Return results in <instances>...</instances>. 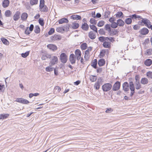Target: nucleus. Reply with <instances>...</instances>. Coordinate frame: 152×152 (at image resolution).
Returning <instances> with one entry per match:
<instances>
[{
  "label": "nucleus",
  "mask_w": 152,
  "mask_h": 152,
  "mask_svg": "<svg viewBox=\"0 0 152 152\" xmlns=\"http://www.w3.org/2000/svg\"><path fill=\"white\" fill-rule=\"evenodd\" d=\"M15 101L25 104H28L30 103L28 100L22 98H17Z\"/></svg>",
  "instance_id": "nucleus-5"
},
{
  "label": "nucleus",
  "mask_w": 152,
  "mask_h": 152,
  "mask_svg": "<svg viewBox=\"0 0 152 152\" xmlns=\"http://www.w3.org/2000/svg\"><path fill=\"white\" fill-rule=\"evenodd\" d=\"M79 26V24L77 23H73L72 25V28L73 29H76L78 28Z\"/></svg>",
  "instance_id": "nucleus-32"
},
{
  "label": "nucleus",
  "mask_w": 152,
  "mask_h": 152,
  "mask_svg": "<svg viewBox=\"0 0 152 152\" xmlns=\"http://www.w3.org/2000/svg\"><path fill=\"white\" fill-rule=\"evenodd\" d=\"M71 18L74 20H80L81 19V17L80 16L77 15H73L71 16Z\"/></svg>",
  "instance_id": "nucleus-25"
},
{
  "label": "nucleus",
  "mask_w": 152,
  "mask_h": 152,
  "mask_svg": "<svg viewBox=\"0 0 152 152\" xmlns=\"http://www.w3.org/2000/svg\"><path fill=\"white\" fill-rule=\"evenodd\" d=\"M96 34L97 33L95 32L91 31L88 33V37L92 39H94L96 37Z\"/></svg>",
  "instance_id": "nucleus-9"
},
{
  "label": "nucleus",
  "mask_w": 152,
  "mask_h": 152,
  "mask_svg": "<svg viewBox=\"0 0 152 152\" xmlns=\"http://www.w3.org/2000/svg\"><path fill=\"white\" fill-rule=\"evenodd\" d=\"M141 20L138 22V23L140 25L143 26L145 25L147 27H148V25L151 23L150 21L148 19L146 18H143L142 17V18H140Z\"/></svg>",
  "instance_id": "nucleus-2"
},
{
  "label": "nucleus",
  "mask_w": 152,
  "mask_h": 152,
  "mask_svg": "<svg viewBox=\"0 0 152 152\" xmlns=\"http://www.w3.org/2000/svg\"><path fill=\"white\" fill-rule=\"evenodd\" d=\"M10 2L8 0H4L2 3V6L3 7L5 8L8 6Z\"/></svg>",
  "instance_id": "nucleus-21"
},
{
  "label": "nucleus",
  "mask_w": 152,
  "mask_h": 152,
  "mask_svg": "<svg viewBox=\"0 0 152 152\" xmlns=\"http://www.w3.org/2000/svg\"><path fill=\"white\" fill-rule=\"evenodd\" d=\"M99 34L102 35H104L105 34V32L103 29H100L98 31Z\"/></svg>",
  "instance_id": "nucleus-56"
},
{
  "label": "nucleus",
  "mask_w": 152,
  "mask_h": 152,
  "mask_svg": "<svg viewBox=\"0 0 152 152\" xmlns=\"http://www.w3.org/2000/svg\"><path fill=\"white\" fill-rule=\"evenodd\" d=\"M97 60L96 59H94L91 63V66L94 68H97Z\"/></svg>",
  "instance_id": "nucleus-28"
},
{
  "label": "nucleus",
  "mask_w": 152,
  "mask_h": 152,
  "mask_svg": "<svg viewBox=\"0 0 152 152\" xmlns=\"http://www.w3.org/2000/svg\"><path fill=\"white\" fill-rule=\"evenodd\" d=\"M112 85L110 83L104 84L102 87V88L104 91L107 92L110 91L112 88Z\"/></svg>",
  "instance_id": "nucleus-3"
},
{
  "label": "nucleus",
  "mask_w": 152,
  "mask_h": 152,
  "mask_svg": "<svg viewBox=\"0 0 152 152\" xmlns=\"http://www.w3.org/2000/svg\"><path fill=\"white\" fill-rule=\"evenodd\" d=\"M106 50H102L101 51L99 55V57L100 58H102L105 55V54L106 53Z\"/></svg>",
  "instance_id": "nucleus-42"
},
{
  "label": "nucleus",
  "mask_w": 152,
  "mask_h": 152,
  "mask_svg": "<svg viewBox=\"0 0 152 152\" xmlns=\"http://www.w3.org/2000/svg\"><path fill=\"white\" fill-rule=\"evenodd\" d=\"M69 22L68 20L66 18H63L58 20L59 24H61L64 23H67Z\"/></svg>",
  "instance_id": "nucleus-19"
},
{
  "label": "nucleus",
  "mask_w": 152,
  "mask_h": 152,
  "mask_svg": "<svg viewBox=\"0 0 152 152\" xmlns=\"http://www.w3.org/2000/svg\"><path fill=\"white\" fill-rule=\"evenodd\" d=\"M89 78L91 81L92 82L96 81L97 79L96 76L94 75L90 76Z\"/></svg>",
  "instance_id": "nucleus-38"
},
{
  "label": "nucleus",
  "mask_w": 152,
  "mask_h": 152,
  "mask_svg": "<svg viewBox=\"0 0 152 152\" xmlns=\"http://www.w3.org/2000/svg\"><path fill=\"white\" fill-rule=\"evenodd\" d=\"M39 10L41 12H47L48 11V8L46 5L44 6V7L39 9Z\"/></svg>",
  "instance_id": "nucleus-36"
},
{
  "label": "nucleus",
  "mask_w": 152,
  "mask_h": 152,
  "mask_svg": "<svg viewBox=\"0 0 152 152\" xmlns=\"http://www.w3.org/2000/svg\"><path fill=\"white\" fill-rule=\"evenodd\" d=\"M28 17V14L24 12L22 13L21 16V19L23 20H26Z\"/></svg>",
  "instance_id": "nucleus-27"
},
{
  "label": "nucleus",
  "mask_w": 152,
  "mask_h": 152,
  "mask_svg": "<svg viewBox=\"0 0 152 152\" xmlns=\"http://www.w3.org/2000/svg\"><path fill=\"white\" fill-rule=\"evenodd\" d=\"M135 81L134 82H140V77L138 75H136L135 77Z\"/></svg>",
  "instance_id": "nucleus-57"
},
{
  "label": "nucleus",
  "mask_w": 152,
  "mask_h": 152,
  "mask_svg": "<svg viewBox=\"0 0 152 152\" xmlns=\"http://www.w3.org/2000/svg\"><path fill=\"white\" fill-rule=\"evenodd\" d=\"M50 60V64L51 65H54L57 64L58 62V58L56 56H51Z\"/></svg>",
  "instance_id": "nucleus-4"
},
{
  "label": "nucleus",
  "mask_w": 152,
  "mask_h": 152,
  "mask_svg": "<svg viewBox=\"0 0 152 152\" xmlns=\"http://www.w3.org/2000/svg\"><path fill=\"white\" fill-rule=\"evenodd\" d=\"M104 24V22L103 20L100 21L98 23L97 26L99 27L103 26Z\"/></svg>",
  "instance_id": "nucleus-50"
},
{
  "label": "nucleus",
  "mask_w": 152,
  "mask_h": 152,
  "mask_svg": "<svg viewBox=\"0 0 152 152\" xmlns=\"http://www.w3.org/2000/svg\"><path fill=\"white\" fill-rule=\"evenodd\" d=\"M129 17L130 18L132 19H136L137 18H138V20H140V18H142V17L137 15L135 14L132 15H130Z\"/></svg>",
  "instance_id": "nucleus-14"
},
{
  "label": "nucleus",
  "mask_w": 152,
  "mask_h": 152,
  "mask_svg": "<svg viewBox=\"0 0 152 152\" xmlns=\"http://www.w3.org/2000/svg\"><path fill=\"white\" fill-rule=\"evenodd\" d=\"M55 32V29L54 28H51L48 32V34L49 35H51Z\"/></svg>",
  "instance_id": "nucleus-51"
},
{
  "label": "nucleus",
  "mask_w": 152,
  "mask_h": 152,
  "mask_svg": "<svg viewBox=\"0 0 152 152\" xmlns=\"http://www.w3.org/2000/svg\"><path fill=\"white\" fill-rule=\"evenodd\" d=\"M109 33L110 34V35L112 36L117 34L118 31L116 29H113L112 30L111 29L110 31L109 32Z\"/></svg>",
  "instance_id": "nucleus-26"
},
{
  "label": "nucleus",
  "mask_w": 152,
  "mask_h": 152,
  "mask_svg": "<svg viewBox=\"0 0 152 152\" xmlns=\"http://www.w3.org/2000/svg\"><path fill=\"white\" fill-rule=\"evenodd\" d=\"M124 21L126 23L129 25L132 23V19L130 18L125 19Z\"/></svg>",
  "instance_id": "nucleus-31"
},
{
  "label": "nucleus",
  "mask_w": 152,
  "mask_h": 152,
  "mask_svg": "<svg viewBox=\"0 0 152 152\" xmlns=\"http://www.w3.org/2000/svg\"><path fill=\"white\" fill-rule=\"evenodd\" d=\"M146 75L148 78L152 79V72L149 71L147 72Z\"/></svg>",
  "instance_id": "nucleus-45"
},
{
  "label": "nucleus",
  "mask_w": 152,
  "mask_h": 152,
  "mask_svg": "<svg viewBox=\"0 0 152 152\" xmlns=\"http://www.w3.org/2000/svg\"><path fill=\"white\" fill-rule=\"evenodd\" d=\"M47 47L49 49L54 51L57 50V48L56 46L52 45L49 44L47 45Z\"/></svg>",
  "instance_id": "nucleus-16"
},
{
  "label": "nucleus",
  "mask_w": 152,
  "mask_h": 152,
  "mask_svg": "<svg viewBox=\"0 0 152 152\" xmlns=\"http://www.w3.org/2000/svg\"><path fill=\"white\" fill-rule=\"evenodd\" d=\"M81 28L83 30L87 31L88 29L89 26L86 23H85L82 24Z\"/></svg>",
  "instance_id": "nucleus-20"
},
{
  "label": "nucleus",
  "mask_w": 152,
  "mask_h": 152,
  "mask_svg": "<svg viewBox=\"0 0 152 152\" xmlns=\"http://www.w3.org/2000/svg\"><path fill=\"white\" fill-rule=\"evenodd\" d=\"M34 32L36 34H38L40 32V30L39 26H36L35 27Z\"/></svg>",
  "instance_id": "nucleus-37"
},
{
  "label": "nucleus",
  "mask_w": 152,
  "mask_h": 152,
  "mask_svg": "<svg viewBox=\"0 0 152 152\" xmlns=\"http://www.w3.org/2000/svg\"><path fill=\"white\" fill-rule=\"evenodd\" d=\"M120 82L117 81L113 85L112 89L114 91H117L120 88Z\"/></svg>",
  "instance_id": "nucleus-7"
},
{
  "label": "nucleus",
  "mask_w": 152,
  "mask_h": 152,
  "mask_svg": "<svg viewBox=\"0 0 152 152\" xmlns=\"http://www.w3.org/2000/svg\"><path fill=\"white\" fill-rule=\"evenodd\" d=\"M1 40L2 42L5 45H7L9 43L8 40L5 38H2L1 39Z\"/></svg>",
  "instance_id": "nucleus-43"
},
{
  "label": "nucleus",
  "mask_w": 152,
  "mask_h": 152,
  "mask_svg": "<svg viewBox=\"0 0 152 152\" xmlns=\"http://www.w3.org/2000/svg\"><path fill=\"white\" fill-rule=\"evenodd\" d=\"M105 61L104 59L101 58L98 61V64L99 66H103L105 64Z\"/></svg>",
  "instance_id": "nucleus-18"
},
{
  "label": "nucleus",
  "mask_w": 152,
  "mask_h": 152,
  "mask_svg": "<svg viewBox=\"0 0 152 152\" xmlns=\"http://www.w3.org/2000/svg\"><path fill=\"white\" fill-rule=\"evenodd\" d=\"M61 39V37L59 35L55 34L53 36L51 37V40L53 41L59 40Z\"/></svg>",
  "instance_id": "nucleus-8"
},
{
  "label": "nucleus",
  "mask_w": 152,
  "mask_h": 152,
  "mask_svg": "<svg viewBox=\"0 0 152 152\" xmlns=\"http://www.w3.org/2000/svg\"><path fill=\"white\" fill-rule=\"evenodd\" d=\"M20 12L19 11L16 12L13 16V19L15 21L18 20L20 18Z\"/></svg>",
  "instance_id": "nucleus-13"
},
{
  "label": "nucleus",
  "mask_w": 152,
  "mask_h": 152,
  "mask_svg": "<svg viewBox=\"0 0 152 152\" xmlns=\"http://www.w3.org/2000/svg\"><path fill=\"white\" fill-rule=\"evenodd\" d=\"M54 90H57L58 92H59L61 90V88L59 86H56L54 88Z\"/></svg>",
  "instance_id": "nucleus-64"
},
{
  "label": "nucleus",
  "mask_w": 152,
  "mask_h": 152,
  "mask_svg": "<svg viewBox=\"0 0 152 152\" xmlns=\"http://www.w3.org/2000/svg\"><path fill=\"white\" fill-rule=\"evenodd\" d=\"M53 69H54L53 67H52L51 66L47 67L46 68V71L48 72L53 71Z\"/></svg>",
  "instance_id": "nucleus-48"
},
{
  "label": "nucleus",
  "mask_w": 152,
  "mask_h": 152,
  "mask_svg": "<svg viewBox=\"0 0 152 152\" xmlns=\"http://www.w3.org/2000/svg\"><path fill=\"white\" fill-rule=\"evenodd\" d=\"M39 24L42 26H43L44 25V20L42 18H39Z\"/></svg>",
  "instance_id": "nucleus-49"
},
{
  "label": "nucleus",
  "mask_w": 152,
  "mask_h": 152,
  "mask_svg": "<svg viewBox=\"0 0 152 152\" xmlns=\"http://www.w3.org/2000/svg\"><path fill=\"white\" fill-rule=\"evenodd\" d=\"M90 27L91 29L94 31L95 33H98L97 29L95 26L94 25H90Z\"/></svg>",
  "instance_id": "nucleus-35"
},
{
  "label": "nucleus",
  "mask_w": 152,
  "mask_h": 152,
  "mask_svg": "<svg viewBox=\"0 0 152 152\" xmlns=\"http://www.w3.org/2000/svg\"><path fill=\"white\" fill-rule=\"evenodd\" d=\"M123 89L125 93H129V88L131 92L130 96L131 97H132L134 95L135 92V87L134 85V83L132 82H130L129 84L127 82H125L123 84Z\"/></svg>",
  "instance_id": "nucleus-1"
},
{
  "label": "nucleus",
  "mask_w": 152,
  "mask_h": 152,
  "mask_svg": "<svg viewBox=\"0 0 152 152\" xmlns=\"http://www.w3.org/2000/svg\"><path fill=\"white\" fill-rule=\"evenodd\" d=\"M152 51V50L150 49H147L146 50V53L147 54H148V55H150L151 54V52Z\"/></svg>",
  "instance_id": "nucleus-62"
},
{
  "label": "nucleus",
  "mask_w": 152,
  "mask_h": 152,
  "mask_svg": "<svg viewBox=\"0 0 152 152\" xmlns=\"http://www.w3.org/2000/svg\"><path fill=\"white\" fill-rule=\"evenodd\" d=\"M139 32L142 35H145L148 33L149 30L147 28H144L139 31Z\"/></svg>",
  "instance_id": "nucleus-10"
},
{
  "label": "nucleus",
  "mask_w": 152,
  "mask_h": 152,
  "mask_svg": "<svg viewBox=\"0 0 152 152\" xmlns=\"http://www.w3.org/2000/svg\"><path fill=\"white\" fill-rule=\"evenodd\" d=\"M110 12L109 11L105 12L104 16L105 18H107L108 17L109 15H110Z\"/></svg>",
  "instance_id": "nucleus-55"
},
{
  "label": "nucleus",
  "mask_w": 152,
  "mask_h": 152,
  "mask_svg": "<svg viewBox=\"0 0 152 152\" xmlns=\"http://www.w3.org/2000/svg\"><path fill=\"white\" fill-rule=\"evenodd\" d=\"M45 1L44 0H40V4L39 6V9L41 8H42L44 7L45 5Z\"/></svg>",
  "instance_id": "nucleus-41"
},
{
  "label": "nucleus",
  "mask_w": 152,
  "mask_h": 152,
  "mask_svg": "<svg viewBox=\"0 0 152 152\" xmlns=\"http://www.w3.org/2000/svg\"><path fill=\"white\" fill-rule=\"evenodd\" d=\"M75 54L77 60H79L81 58V53L79 49H77L75 51Z\"/></svg>",
  "instance_id": "nucleus-12"
},
{
  "label": "nucleus",
  "mask_w": 152,
  "mask_h": 152,
  "mask_svg": "<svg viewBox=\"0 0 152 152\" xmlns=\"http://www.w3.org/2000/svg\"><path fill=\"white\" fill-rule=\"evenodd\" d=\"M113 111V109L111 108H107L105 111L106 113H110L112 112Z\"/></svg>",
  "instance_id": "nucleus-59"
},
{
  "label": "nucleus",
  "mask_w": 152,
  "mask_h": 152,
  "mask_svg": "<svg viewBox=\"0 0 152 152\" xmlns=\"http://www.w3.org/2000/svg\"><path fill=\"white\" fill-rule=\"evenodd\" d=\"M135 88L137 90H139L141 88V86L140 82H134V84Z\"/></svg>",
  "instance_id": "nucleus-23"
},
{
  "label": "nucleus",
  "mask_w": 152,
  "mask_h": 152,
  "mask_svg": "<svg viewBox=\"0 0 152 152\" xmlns=\"http://www.w3.org/2000/svg\"><path fill=\"white\" fill-rule=\"evenodd\" d=\"M140 26L137 25H135L133 27V29L135 30H137L140 28Z\"/></svg>",
  "instance_id": "nucleus-60"
},
{
  "label": "nucleus",
  "mask_w": 152,
  "mask_h": 152,
  "mask_svg": "<svg viewBox=\"0 0 152 152\" xmlns=\"http://www.w3.org/2000/svg\"><path fill=\"white\" fill-rule=\"evenodd\" d=\"M111 26L113 28H116L118 26L117 22L116 23L114 22L112 23L111 25Z\"/></svg>",
  "instance_id": "nucleus-44"
},
{
  "label": "nucleus",
  "mask_w": 152,
  "mask_h": 152,
  "mask_svg": "<svg viewBox=\"0 0 152 152\" xmlns=\"http://www.w3.org/2000/svg\"><path fill=\"white\" fill-rule=\"evenodd\" d=\"M69 61L71 64H73L75 62L76 59L75 55L73 54H71L69 56Z\"/></svg>",
  "instance_id": "nucleus-11"
},
{
  "label": "nucleus",
  "mask_w": 152,
  "mask_h": 152,
  "mask_svg": "<svg viewBox=\"0 0 152 152\" xmlns=\"http://www.w3.org/2000/svg\"><path fill=\"white\" fill-rule=\"evenodd\" d=\"M105 27L106 29V30L108 31V32L110 31L111 28L110 27V25L108 24H106Z\"/></svg>",
  "instance_id": "nucleus-47"
},
{
  "label": "nucleus",
  "mask_w": 152,
  "mask_h": 152,
  "mask_svg": "<svg viewBox=\"0 0 152 152\" xmlns=\"http://www.w3.org/2000/svg\"><path fill=\"white\" fill-rule=\"evenodd\" d=\"M148 80L146 77L142 78L140 81L141 83L143 85H146L148 83Z\"/></svg>",
  "instance_id": "nucleus-17"
},
{
  "label": "nucleus",
  "mask_w": 152,
  "mask_h": 152,
  "mask_svg": "<svg viewBox=\"0 0 152 152\" xmlns=\"http://www.w3.org/2000/svg\"><path fill=\"white\" fill-rule=\"evenodd\" d=\"M116 17L117 18H123L124 14L123 12L121 11L118 12L115 14Z\"/></svg>",
  "instance_id": "nucleus-30"
},
{
  "label": "nucleus",
  "mask_w": 152,
  "mask_h": 152,
  "mask_svg": "<svg viewBox=\"0 0 152 152\" xmlns=\"http://www.w3.org/2000/svg\"><path fill=\"white\" fill-rule=\"evenodd\" d=\"M90 22L91 23L95 25L97 23V21L94 18H91L90 19Z\"/></svg>",
  "instance_id": "nucleus-52"
},
{
  "label": "nucleus",
  "mask_w": 152,
  "mask_h": 152,
  "mask_svg": "<svg viewBox=\"0 0 152 152\" xmlns=\"http://www.w3.org/2000/svg\"><path fill=\"white\" fill-rule=\"evenodd\" d=\"M38 2V0H30V3L31 5L33 6L37 4Z\"/></svg>",
  "instance_id": "nucleus-39"
},
{
  "label": "nucleus",
  "mask_w": 152,
  "mask_h": 152,
  "mask_svg": "<svg viewBox=\"0 0 152 152\" xmlns=\"http://www.w3.org/2000/svg\"><path fill=\"white\" fill-rule=\"evenodd\" d=\"M82 50H86L87 47V44L86 43H83L80 46Z\"/></svg>",
  "instance_id": "nucleus-40"
},
{
  "label": "nucleus",
  "mask_w": 152,
  "mask_h": 152,
  "mask_svg": "<svg viewBox=\"0 0 152 152\" xmlns=\"http://www.w3.org/2000/svg\"><path fill=\"white\" fill-rule=\"evenodd\" d=\"M102 80L101 78L98 79L97 82L95 84L94 87L96 90H98L100 88V83Z\"/></svg>",
  "instance_id": "nucleus-15"
},
{
  "label": "nucleus",
  "mask_w": 152,
  "mask_h": 152,
  "mask_svg": "<svg viewBox=\"0 0 152 152\" xmlns=\"http://www.w3.org/2000/svg\"><path fill=\"white\" fill-rule=\"evenodd\" d=\"M152 64V61L150 59H147L144 62V64L147 66H150Z\"/></svg>",
  "instance_id": "nucleus-24"
},
{
  "label": "nucleus",
  "mask_w": 152,
  "mask_h": 152,
  "mask_svg": "<svg viewBox=\"0 0 152 152\" xmlns=\"http://www.w3.org/2000/svg\"><path fill=\"white\" fill-rule=\"evenodd\" d=\"M12 15V12L10 10H6L5 12V15L6 17H10Z\"/></svg>",
  "instance_id": "nucleus-34"
},
{
  "label": "nucleus",
  "mask_w": 152,
  "mask_h": 152,
  "mask_svg": "<svg viewBox=\"0 0 152 152\" xmlns=\"http://www.w3.org/2000/svg\"><path fill=\"white\" fill-rule=\"evenodd\" d=\"M29 54V51H27L25 53H22L21 54V56L22 57L25 58Z\"/></svg>",
  "instance_id": "nucleus-46"
},
{
  "label": "nucleus",
  "mask_w": 152,
  "mask_h": 152,
  "mask_svg": "<svg viewBox=\"0 0 152 152\" xmlns=\"http://www.w3.org/2000/svg\"><path fill=\"white\" fill-rule=\"evenodd\" d=\"M116 19L115 18L112 17L110 18L109 19V21L111 23H113V22H114L115 21Z\"/></svg>",
  "instance_id": "nucleus-63"
},
{
  "label": "nucleus",
  "mask_w": 152,
  "mask_h": 152,
  "mask_svg": "<svg viewBox=\"0 0 152 152\" xmlns=\"http://www.w3.org/2000/svg\"><path fill=\"white\" fill-rule=\"evenodd\" d=\"M117 25L120 26H123L124 25V22L121 19H119L117 20Z\"/></svg>",
  "instance_id": "nucleus-22"
},
{
  "label": "nucleus",
  "mask_w": 152,
  "mask_h": 152,
  "mask_svg": "<svg viewBox=\"0 0 152 152\" xmlns=\"http://www.w3.org/2000/svg\"><path fill=\"white\" fill-rule=\"evenodd\" d=\"M64 29V31H67L69 30V26L68 25L62 27Z\"/></svg>",
  "instance_id": "nucleus-53"
},
{
  "label": "nucleus",
  "mask_w": 152,
  "mask_h": 152,
  "mask_svg": "<svg viewBox=\"0 0 152 152\" xmlns=\"http://www.w3.org/2000/svg\"><path fill=\"white\" fill-rule=\"evenodd\" d=\"M110 43L109 42H103V47L105 48H110Z\"/></svg>",
  "instance_id": "nucleus-29"
},
{
  "label": "nucleus",
  "mask_w": 152,
  "mask_h": 152,
  "mask_svg": "<svg viewBox=\"0 0 152 152\" xmlns=\"http://www.w3.org/2000/svg\"><path fill=\"white\" fill-rule=\"evenodd\" d=\"M105 37H100L99 38V41L102 42H103L105 41Z\"/></svg>",
  "instance_id": "nucleus-61"
},
{
  "label": "nucleus",
  "mask_w": 152,
  "mask_h": 152,
  "mask_svg": "<svg viewBox=\"0 0 152 152\" xmlns=\"http://www.w3.org/2000/svg\"><path fill=\"white\" fill-rule=\"evenodd\" d=\"M44 53L45 54V56H46L47 58H50L52 56L51 54H48L46 53Z\"/></svg>",
  "instance_id": "nucleus-58"
},
{
  "label": "nucleus",
  "mask_w": 152,
  "mask_h": 152,
  "mask_svg": "<svg viewBox=\"0 0 152 152\" xmlns=\"http://www.w3.org/2000/svg\"><path fill=\"white\" fill-rule=\"evenodd\" d=\"M60 59L63 63H65L67 61L66 55L64 53H62L60 56Z\"/></svg>",
  "instance_id": "nucleus-6"
},
{
  "label": "nucleus",
  "mask_w": 152,
  "mask_h": 152,
  "mask_svg": "<svg viewBox=\"0 0 152 152\" xmlns=\"http://www.w3.org/2000/svg\"><path fill=\"white\" fill-rule=\"evenodd\" d=\"M9 115L8 114H3L0 115V119H4L7 118Z\"/></svg>",
  "instance_id": "nucleus-33"
},
{
  "label": "nucleus",
  "mask_w": 152,
  "mask_h": 152,
  "mask_svg": "<svg viewBox=\"0 0 152 152\" xmlns=\"http://www.w3.org/2000/svg\"><path fill=\"white\" fill-rule=\"evenodd\" d=\"M56 31L58 32H61L62 31H64V28H63V27H61L57 28L56 29Z\"/></svg>",
  "instance_id": "nucleus-54"
}]
</instances>
